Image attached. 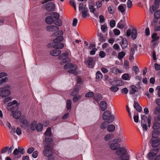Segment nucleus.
I'll return each mask as SVG.
<instances>
[{
    "mask_svg": "<svg viewBox=\"0 0 160 160\" xmlns=\"http://www.w3.org/2000/svg\"><path fill=\"white\" fill-rule=\"evenodd\" d=\"M155 69L157 71L160 70V65L155 63L154 64Z\"/></svg>",
    "mask_w": 160,
    "mask_h": 160,
    "instance_id": "nucleus-64",
    "label": "nucleus"
},
{
    "mask_svg": "<svg viewBox=\"0 0 160 160\" xmlns=\"http://www.w3.org/2000/svg\"><path fill=\"white\" fill-rule=\"evenodd\" d=\"M126 8L125 4H121L118 7V10L123 15L125 14V8Z\"/></svg>",
    "mask_w": 160,
    "mask_h": 160,
    "instance_id": "nucleus-17",
    "label": "nucleus"
},
{
    "mask_svg": "<svg viewBox=\"0 0 160 160\" xmlns=\"http://www.w3.org/2000/svg\"><path fill=\"white\" fill-rule=\"evenodd\" d=\"M3 89V90H1L0 93V95L1 97H4L9 95L11 93L10 91L8 89H5L4 88H1L0 89Z\"/></svg>",
    "mask_w": 160,
    "mask_h": 160,
    "instance_id": "nucleus-16",
    "label": "nucleus"
},
{
    "mask_svg": "<svg viewBox=\"0 0 160 160\" xmlns=\"http://www.w3.org/2000/svg\"><path fill=\"white\" fill-rule=\"evenodd\" d=\"M122 78L124 80H129L130 79V77L128 74L125 73L122 75Z\"/></svg>",
    "mask_w": 160,
    "mask_h": 160,
    "instance_id": "nucleus-41",
    "label": "nucleus"
},
{
    "mask_svg": "<svg viewBox=\"0 0 160 160\" xmlns=\"http://www.w3.org/2000/svg\"><path fill=\"white\" fill-rule=\"evenodd\" d=\"M132 5V2L130 0H128L127 2V7L128 8H131Z\"/></svg>",
    "mask_w": 160,
    "mask_h": 160,
    "instance_id": "nucleus-60",
    "label": "nucleus"
},
{
    "mask_svg": "<svg viewBox=\"0 0 160 160\" xmlns=\"http://www.w3.org/2000/svg\"><path fill=\"white\" fill-rule=\"evenodd\" d=\"M118 40L119 41V42L122 49H124L127 47L128 43L127 40L126 38H123L122 37L120 36Z\"/></svg>",
    "mask_w": 160,
    "mask_h": 160,
    "instance_id": "nucleus-10",
    "label": "nucleus"
},
{
    "mask_svg": "<svg viewBox=\"0 0 160 160\" xmlns=\"http://www.w3.org/2000/svg\"><path fill=\"white\" fill-rule=\"evenodd\" d=\"M114 138V135L112 134H107L105 136L104 139L106 141L111 139Z\"/></svg>",
    "mask_w": 160,
    "mask_h": 160,
    "instance_id": "nucleus-36",
    "label": "nucleus"
},
{
    "mask_svg": "<svg viewBox=\"0 0 160 160\" xmlns=\"http://www.w3.org/2000/svg\"><path fill=\"white\" fill-rule=\"evenodd\" d=\"M16 132L17 134L18 135H21L22 133V131L21 128L19 127L17 128L15 132Z\"/></svg>",
    "mask_w": 160,
    "mask_h": 160,
    "instance_id": "nucleus-62",
    "label": "nucleus"
},
{
    "mask_svg": "<svg viewBox=\"0 0 160 160\" xmlns=\"http://www.w3.org/2000/svg\"><path fill=\"white\" fill-rule=\"evenodd\" d=\"M157 33L156 32H154L152 35V42H157L159 39V37L157 36Z\"/></svg>",
    "mask_w": 160,
    "mask_h": 160,
    "instance_id": "nucleus-30",
    "label": "nucleus"
},
{
    "mask_svg": "<svg viewBox=\"0 0 160 160\" xmlns=\"http://www.w3.org/2000/svg\"><path fill=\"white\" fill-rule=\"evenodd\" d=\"M124 66L126 69H128L129 67V63L128 60H126L124 61Z\"/></svg>",
    "mask_w": 160,
    "mask_h": 160,
    "instance_id": "nucleus-57",
    "label": "nucleus"
},
{
    "mask_svg": "<svg viewBox=\"0 0 160 160\" xmlns=\"http://www.w3.org/2000/svg\"><path fill=\"white\" fill-rule=\"evenodd\" d=\"M109 12L111 14H113L114 11L113 10V8L112 6H110L108 8Z\"/></svg>",
    "mask_w": 160,
    "mask_h": 160,
    "instance_id": "nucleus-59",
    "label": "nucleus"
},
{
    "mask_svg": "<svg viewBox=\"0 0 160 160\" xmlns=\"http://www.w3.org/2000/svg\"><path fill=\"white\" fill-rule=\"evenodd\" d=\"M20 122L22 123L21 126L22 128L25 129L28 126L29 122L27 120L24 119H20Z\"/></svg>",
    "mask_w": 160,
    "mask_h": 160,
    "instance_id": "nucleus-22",
    "label": "nucleus"
},
{
    "mask_svg": "<svg viewBox=\"0 0 160 160\" xmlns=\"http://www.w3.org/2000/svg\"><path fill=\"white\" fill-rule=\"evenodd\" d=\"M99 106L102 111H105L107 108L108 105L106 102L102 101L99 103Z\"/></svg>",
    "mask_w": 160,
    "mask_h": 160,
    "instance_id": "nucleus-18",
    "label": "nucleus"
},
{
    "mask_svg": "<svg viewBox=\"0 0 160 160\" xmlns=\"http://www.w3.org/2000/svg\"><path fill=\"white\" fill-rule=\"evenodd\" d=\"M43 128V126L42 124L41 123H38L37 125H36V129L37 130L38 132H40L42 130Z\"/></svg>",
    "mask_w": 160,
    "mask_h": 160,
    "instance_id": "nucleus-40",
    "label": "nucleus"
},
{
    "mask_svg": "<svg viewBox=\"0 0 160 160\" xmlns=\"http://www.w3.org/2000/svg\"><path fill=\"white\" fill-rule=\"evenodd\" d=\"M79 92L78 89L76 87H75L74 89V90L71 93V95L72 96H75Z\"/></svg>",
    "mask_w": 160,
    "mask_h": 160,
    "instance_id": "nucleus-43",
    "label": "nucleus"
},
{
    "mask_svg": "<svg viewBox=\"0 0 160 160\" xmlns=\"http://www.w3.org/2000/svg\"><path fill=\"white\" fill-rule=\"evenodd\" d=\"M154 18H160V10H158L154 13Z\"/></svg>",
    "mask_w": 160,
    "mask_h": 160,
    "instance_id": "nucleus-49",
    "label": "nucleus"
},
{
    "mask_svg": "<svg viewBox=\"0 0 160 160\" xmlns=\"http://www.w3.org/2000/svg\"><path fill=\"white\" fill-rule=\"evenodd\" d=\"M159 7V6L158 5V4H156L154 3L152 6V11L155 12L156 10Z\"/></svg>",
    "mask_w": 160,
    "mask_h": 160,
    "instance_id": "nucleus-56",
    "label": "nucleus"
},
{
    "mask_svg": "<svg viewBox=\"0 0 160 160\" xmlns=\"http://www.w3.org/2000/svg\"><path fill=\"white\" fill-rule=\"evenodd\" d=\"M54 24L58 26H61L62 25V21L59 19H57L54 22Z\"/></svg>",
    "mask_w": 160,
    "mask_h": 160,
    "instance_id": "nucleus-42",
    "label": "nucleus"
},
{
    "mask_svg": "<svg viewBox=\"0 0 160 160\" xmlns=\"http://www.w3.org/2000/svg\"><path fill=\"white\" fill-rule=\"evenodd\" d=\"M127 26L125 18L123 17L120 22L117 24V27L119 29H123Z\"/></svg>",
    "mask_w": 160,
    "mask_h": 160,
    "instance_id": "nucleus-13",
    "label": "nucleus"
},
{
    "mask_svg": "<svg viewBox=\"0 0 160 160\" xmlns=\"http://www.w3.org/2000/svg\"><path fill=\"white\" fill-rule=\"evenodd\" d=\"M154 113L155 114L160 115V107H157L154 110Z\"/></svg>",
    "mask_w": 160,
    "mask_h": 160,
    "instance_id": "nucleus-47",
    "label": "nucleus"
},
{
    "mask_svg": "<svg viewBox=\"0 0 160 160\" xmlns=\"http://www.w3.org/2000/svg\"><path fill=\"white\" fill-rule=\"evenodd\" d=\"M141 124L143 130V131H147L148 129V127L147 125V121L148 123V127H150L151 117V115H148V118H147V116L145 115H143L141 116Z\"/></svg>",
    "mask_w": 160,
    "mask_h": 160,
    "instance_id": "nucleus-2",
    "label": "nucleus"
},
{
    "mask_svg": "<svg viewBox=\"0 0 160 160\" xmlns=\"http://www.w3.org/2000/svg\"><path fill=\"white\" fill-rule=\"evenodd\" d=\"M66 107L68 110H71V101L69 99H68L66 102Z\"/></svg>",
    "mask_w": 160,
    "mask_h": 160,
    "instance_id": "nucleus-39",
    "label": "nucleus"
},
{
    "mask_svg": "<svg viewBox=\"0 0 160 160\" xmlns=\"http://www.w3.org/2000/svg\"><path fill=\"white\" fill-rule=\"evenodd\" d=\"M45 22L48 24H51L54 22V20L52 17L48 16L45 18Z\"/></svg>",
    "mask_w": 160,
    "mask_h": 160,
    "instance_id": "nucleus-25",
    "label": "nucleus"
},
{
    "mask_svg": "<svg viewBox=\"0 0 160 160\" xmlns=\"http://www.w3.org/2000/svg\"><path fill=\"white\" fill-rule=\"evenodd\" d=\"M55 5L53 2H51L47 3L45 6V9L47 11L51 12L55 10Z\"/></svg>",
    "mask_w": 160,
    "mask_h": 160,
    "instance_id": "nucleus-11",
    "label": "nucleus"
},
{
    "mask_svg": "<svg viewBox=\"0 0 160 160\" xmlns=\"http://www.w3.org/2000/svg\"><path fill=\"white\" fill-rule=\"evenodd\" d=\"M70 4L72 5L74 8L75 10H76V4L74 0H70Z\"/></svg>",
    "mask_w": 160,
    "mask_h": 160,
    "instance_id": "nucleus-58",
    "label": "nucleus"
},
{
    "mask_svg": "<svg viewBox=\"0 0 160 160\" xmlns=\"http://www.w3.org/2000/svg\"><path fill=\"white\" fill-rule=\"evenodd\" d=\"M51 15L53 16V18H55L56 19H59V14L55 12H53L52 13Z\"/></svg>",
    "mask_w": 160,
    "mask_h": 160,
    "instance_id": "nucleus-54",
    "label": "nucleus"
},
{
    "mask_svg": "<svg viewBox=\"0 0 160 160\" xmlns=\"http://www.w3.org/2000/svg\"><path fill=\"white\" fill-rule=\"evenodd\" d=\"M81 98V95H75L73 98V101L74 102H76L79 100Z\"/></svg>",
    "mask_w": 160,
    "mask_h": 160,
    "instance_id": "nucleus-52",
    "label": "nucleus"
},
{
    "mask_svg": "<svg viewBox=\"0 0 160 160\" xmlns=\"http://www.w3.org/2000/svg\"><path fill=\"white\" fill-rule=\"evenodd\" d=\"M95 5H89V9L90 10V11L91 12L94 13L95 12L96 9L94 8Z\"/></svg>",
    "mask_w": 160,
    "mask_h": 160,
    "instance_id": "nucleus-44",
    "label": "nucleus"
},
{
    "mask_svg": "<svg viewBox=\"0 0 160 160\" xmlns=\"http://www.w3.org/2000/svg\"><path fill=\"white\" fill-rule=\"evenodd\" d=\"M85 63L88 66V67L90 68H92L95 63V61L93 58H88L87 61L85 62Z\"/></svg>",
    "mask_w": 160,
    "mask_h": 160,
    "instance_id": "nucleus-15",
    "label": "nucleus"
},
{
    "mask_svg": "<svg viewBox=\"0 0 160 160\" xmlns=\"http://www.w3.org/2000/svg\"><path fill=\"white\" fill-rule=\"evenodd\" d=\"M111 71L112 72L114 73H116L118 72H120L121 71H119L118 69L116 67H113L112 68H111Z\"/></svg>",
    "mask_w": 160,
    "mask_h": 160,
    "instance_id": "nucleus-53",
    "label": "nucleus"
},
{
    "mask_svg": "<svg viewBox=\"0 0 160 160\" xmlns=\"http://www.w3.org/2000/svg\"><path fill=\"white\" fill-rule=\"evenodd\" d=\"M137 88L134 85H132L131 86V88L129 90V93L130 94H134L136 91V89Z\"/></svg>",
    "mask_w": 160,
    "mask_h": 160,
    "instance_id": "nucleus-34",
    "label": "nucleus"
},
{
    "mask_svg": "<svg viewBox=\"0 0 160 160\" xmlns=\"http://www.w3.org/2000/svg\"><path fill=\"white\" fill-rule=\"evenodd\" d=\"M95 45L94 44H90L88 49H92V50H97V48H95Z\"/></svg>",
    "mask_w": 160,
    "mask_h": 160,
    "instance_id": "nucleus-61",
    "label": "nucleus"
},
{
    "mask_svg": "<svg viewBox=\"0 0 160 160\" xmlns=\"http://www.w3.org/2000/svg\"><path fill=\"white\" fill-rule=\"evenodd\" d=\"M6 76V73H0V86L3 83L5 82L8 80V78L7 77H6L4 78H2Z\"/></svg>",
    "mask_w": 160,
    "mask_h": 160,
    "instance_id": "nucleus-19",
    "label": "nucleus"
},
{
    "mask_svg": "<svg viewBox=\"0 0 160 160\" xmlns=\"http://www.w3.org/2000/svg\"><path fill=\"white\" fill-rule=\"evenodd\" d=\"M21 115V113L19 111L14 112L13 114V116L14 118L16 119H18L19 118Z\"/></svg>",
    "mask_w": 160,
    "mask_h": 160,
    "instance_id": "nucleus-31",
    "label": "nucleus"
},
{
    "mask_svg": "<svg viewBox=\"0 0 160 160\" xmlns=\"http://www.w3.org/2000/svg\"><path fill=\"white\" fill-rule=\"evenodd\" d=\"M110 148L112 150H116L120 148V144L117 143H112L110 145Z\"/></svg>",
    "mask_w": 160,
    "mask_h": 160,
    "instance_id": "nucleus-21",
    "label": "nucleus"
},
{
    "mask_svg": "<svg viewBox=\"0 0 160 160\" xmlns=\"http://www.w3.org/2000/svg\"><path fill=\"white\" fill-rule=\"evenodd\" d=\"M61 51H50V54L52 56H57L61 53Z\"/></svg>",
    "mask_w": 160,
    "mask_h": 160,
    "instance_id": "nucleus-27",
    "label": "nucleus"
},
{
    "mask_svg": "<svg viewBox=\"0 0 160 160\" xmlns=\"http://www.w3.org/2000/svg\"><path fill=\"white\" fill-rule=\"evenodd\" d=\"M113 83L115 86H120L123 85V82L122 80H119L113 81Z\"/></svg>",
    "mask_w": 160,
    "mask_h": 160,
    "instance_id": "nucleus-28",
    "label": "nucleus"
},
{
    "mask_svg": "<svg viewBox=\"0 0 160 160\" xmlns=\"http://www.w3.org/2000/svg\"><path fill=\"white\" fill-rule=\"evenodd\" d=\"M126 150L124 148H121L116 152V154L118 155H121V160H128V156L126 155Z\"/></svg>",
    "mask_w": 160,
    "mask_h": 160,
    "instance_id": "nucleus-5",
    "label": "nucleus"
},
{
    "mask_svg": "<svg viewBox=\"0 0 160 160\" xmlns=\"http://www.w3.org/2000/svg\"><path fill=\"white\" fill-rule=\"evenodd\" d=\"M64 68L65 70L70 69V70L68 71V72L69 73H71L76 75L77 72L76 70L78 69L76 65L71 63H69L65 64L64 66Z\"/></svg>",
    "mask_w": 160,
    "mask_h": 160,
    "instance_id": "nucleus-3",
    "label": "nucleus"
},
{
    "mask_svg": "<svg viewBox=\"0 0 160 160\" xmlns=\"http://www.w3.org/2000/svg\"><path fill=\"white\" fill-rule=\"evenodd\" d=\"M102 98V96L99 94H96L94 96V99L97 102H99L101 101Z\"/></svg>",
    "mask_w": 160,
    "mask_h": 160,
    "instance_id": "nucleus-24",
    "label": "nucleus"
},
{
    "mask_svg": "<svg viewBox=\"0 0 160 160\" xmlns=\"http://www.w3.org/2000/svg\"><path fill=\"white\" fill-rule=\"evenodd\" d=\"M68 53L66 52L64 53H62L58 56L59 59H62V61L60 62L61 64L62 65L71 61L70 58L68 57Z\"/></svg>",
    "mask_w": 160,
    "mask_h": 160,
    "instance_id": "nucleus-7",
    "label": "nucleus"
},
{
    "mask_svg": "<svg viewBox=\"0 0 160 160\" xmlns=\"http://www.w3.org/2000/svg\"><path fill=\"white\" fill-rule=\"evenodd\" d=\"M94 93L92 92H90L87 93L85 95V97H86L90 98L94 96Z\"/></svg>",
    "mask_w": 160,
    "mask_h": 160,
    "instance_id": "nucleus-45",
    "label": "nucleus"
},
{
    "mask_svg": "<svg viewBox=\"0 0 160 160\" xmlns=\"http://www.w3.org/2000/svg\"><path fill=\"white\" fill-rule=\"evenodd\" d=\"M44 149L43 151V152L44 155L48 158V160L53 159V152L52 147V143L44 142Z\"/></svg>",
    "mask_w": 160,
    "mask_h": 160,
    "instance_id": "nucleus-1",
    "label": "nucleus"
},
{
    "mask_svg": "<svg viewBox=\"0 0 160 160\" xmlns=\"http://www.w3.org/2000/svg\"><path fill=\"white\" fill-rule=\"evenodd\" d=\"M63 32L62 31H59L54 33L52 35L56 36L57 38L54 39L53 42L54 43H59L62 41L63 40V37L62 36Z\"/></svg>",
    "mask_w": 160,
    "mask_h": 160,
    "instance_id": "nucleus-6",
    "label": "nucleus"
},
{
    "mask_svg": "<svg viewBox=\"0 0 160 160\" xmlns=\"http://www.w3.org/2000/svg\"><path fill=\"white\" fill-rule=\"evenodd\" d=\"M116 86H112L110 88V90L112 92H117L119 89L118 88L116 87Z\"/></svg>",
    "mask_w": 160,
    "mask_h": 160,
    "instance_id": "nucleus-55",
    "label": "nucleus"
},
{
    "mask_svg": "<svg viewBox=\"0 0 160 160\" xmlns=\"http://www.w3.org/2000/svg\"><path fill=\"white\" fill-rule=\"evenodd\" d=\"M160 128V124L157 122H154L153 126V128L154 129H159Z\"/></svg>",
    "mask_w": 160,
    "mask_h": 160,
    "instance_id": "nucleus-48",
    "label": "nucleus"
},
{
    "mask_svg": "<svg viewBox=\"0 0 160 160\" xmlns=\"http://www.w3.org/2000/svg\"><path fill=\"white\" fill-rule=\"evenodd\" d=\"M51 130V129L50 128H48L47 129L45 134V140L44 141V143H52V139L51 138H49V137L51 136L52 134Z\"/></svg>",
    "mask_w": 160,
    "mask_h": 160,
    "instance_id": "nucleus-8",
    "label": "nucleus"
},
{
    "mask_svg": "<svg viewBox=\"0 0 160 160\" xmlns=\"http://www.w3.org/2000/svg\"><path fill=\"white\" fill-rule=\"evenodd\" d=\"M102 118L103 120H108V123L112 122L114 119V116L111 115L110 111L108 110H106L104 112Z\"/></svg>",
    "mask_w": 160,
    "mask_h": 160,
    "instance_id": "nucleus-4",
    "label": "nucleus"
},
{
    "mask_svg": "<svg viewBox=\"0 0 160 160\" xmlns=\"http://www.w3.org/2000/svg\"><path fill=\"white\" fill-rule=\"evenodd\" d=\"M150 142L153 148L157 147L160 144V140L158 138H152Z\"/></svg>",
    "mask_w": 160,
    "mask_h": 160,
    "instance_id": "nucleus-14",
    "label": "nucleus"
},
{
    "mask_svg": "<svg viewBox=\"0 0 160 160\" xmlns=\"http://www.w3.org/2000/svg\"><path fill=\"white\" fill-rule=\"evenodd\" d=\"M159 134V132L158 130H153L152 132V138H157Z\"/></svg>",
    "mask_w": 160,
    "mask_h": 160,
    "instance_id": "nucleus-32",
    "label": "nucleus"
},
{
    "mask_svg": "<svg viewBox=\"0 0 160 160\" xmlns=\"http://www.w3.org/2000/svg\"><path fill=\"white\" fill-rule=\"evenodd\" d=\"M158 152V148L152 149L147 155V158L149 159H151L153 157L155 156Z\"/></svg>",
    "mask_w": 160,
    "mask_h": 160,
    "instance_id": "nucleus-12",
    "label": "nucleus"
},
{
    "mask_svg": "<svg viewBox=\"0 0 160 160\" xmlns=\"http://www.w3.org/2000/svg\"><path fill=\"white\" fill-rule=\"evenodd\" d=\"M82 12V17L84 18H85L89 16V14L88 13V9L87 8L86 5H85L83 9L81 10Z\"/></svg>",
    "mask_w": 160,
    "mask_h": 160,
    "instance_id": "nucleus-20",
    "label": "nucleus"
},
{
    "mask_svg": "<svg viewBox=\"0 0 160 160\" xmlns=\"http://www.w3.org/2000/svg\"><path fill=\"white\" fill-rule=\"evenodd\" d=\"M116 22L114 20H112L110 21V26L112 28H113L115 26Z\"/></svg>",
    "mask_w": 160,
    "mask_h": 160,
    "instance_id": "nucleus-63",
    "label": "nucleus"
},
{
    "mask_svg": "<svg viewBox=\"0 0 160 160\" xmlns=\"http://www.w3.org/2000/svg\"><path fill=\"white\" fill-rule=\"evenodd\" d=\"M125 55V52H121L118 53V58L119 60H121Z\"/></svg>",
    "mask_w": 160,
    "mask_h": 160,
    "instance_id": "nucleus-50",
    "label": "nucleus"
},
{
    "mask_svg": "<svg viewBox=\"0 0 160 160\" xmlns=\"http://www.w3.org/2000/svg\"><path fill=\"white\" fill-rule=\"evenodd\" d=\"M115 129V126L113 124H110L107 127V130L109 132H113L114 131Z\"/></svg>",
    "mask_w": 160,
    "mask_h": 160,
    "instance_id": "nucleus-29",
    "label": "nucleus"
},
{
    "mask_svg": "<svg viewBox=\"0 0 160 160\" xmlns=\"http://www.w3.org/2000/svg\"><path fill=\"white\" fill-rule=\"evenodd\" d=\"M102 78V75L100 71H98L96 73V79L99 81Z\"/></svg>",
    "mask_w": 160,
    "mask_h": 160,
    "instance_id": "nucleus-37",
    "label": "nucleus"
},
{
    "mask_svg": "<svg viewBox=\"0 0 160 160\" xmlns=\"http://www.w3.org/2000/svg\"><path fill=\"white\" fill-rule=\"evenodd\" d=\"M132 46L133 47L131 48V50H134L135 49H136V50H137L138 49L140 50L142 48V45L141 44L137 45L136 44H133Z\"/></svg>",
    "mask_w": 160,
    "mask_h": 160,
    "instance_id": "nucleus-33",
    "label": "nucleus"
},
{
    "mask_svg": "<svg viewBox=\"0 0 160 160\" xmlns=\"http://www.w3.org/2000/svg\"><path fill=\"white\" fill-rule=\"evenodd\" d=\"M131 35V38L133 40L136 39L137 36V31L136 29L133 28L131 31L130 29H128L126 32V35L127 37H129Z\"/></svg>",
    "mask_w": 160,
    "mask_h": 160,
    "instance_id": "nucleus-9",
    "label": "nucleus"
},
{
    "mask_svg": "<svg viewBox=\"0 0 160 160\" xmlns=\"http://www.w3.org/2000/svg\"><path fill=\"white\" fill-rule=\"evenodd\" d=\"M64 46V44L62 42H59L54 43V48L56 49H62Z\"/></svg>",
    "mask_w": 160,
    "mask_h": 160,
    "instance_id": "nucleus-23",
    "label": "nucleus"
},
{
    "mask_svg": "<svg viewBox=\"0 0 160 160\" xmlns=\"http://www.w3.org/2000/svg\"><path fill=\"white\" fill-rule=\"evenodd\" d=\"M108 123H109L108 121H104L101 125L100 128L102 129H104L108 125Z\"/></svg>",
    "mask_w": 160,
    "mask_h": 160,
    "instance_id": "nucleus-51",
    "label": "nucleus"
},
{
    "mask_svg": "<svg viewBox=\"0 0 160 160\" xmlns=\"http://www.w3.org/2000/svg\"><path fill=\"white\" fill-rule=\"evenodd\" d=\"M36 125L37 122L36 121H33V122H32L31 124V129L32 131L35 130L36 129Z\"/></svg>",
    "mask_w": 160,
    "mask_h": 160,
    "instance_id": "nucleus-38",
    "label": "nucleus"
},
{
    "mask_svg": "<svg viewBox=\"0 0 160 160\" xmlns=\"http://www.w3.org/2000/svg\"><path fill=\"white\" fill-rule=\"evenodd\" d=\"M18 108V106L17 104L13 106L11 108L10 110L12 112H14L17 110Z\"/></svg>",
    "mask_w": 160,
    "mask_h": 160,
    "instance_id": "nucleus-46",
    "label": "nucleus"
},
{
    "mask_svg": "<svg viewBox=\"0 0 160 160\" xmlns=\"http://www.w3.org/2000/svg\"><path fill=\"white\" fill-rule=\"evenodd\" d=\"M135 53V51H131L129 56V60L131 62H132L134 59L133 54Z\"/></svg>",
    "mask_w": 160,
    "mask_h": 160,
    "instance_id": "nucleus-35",
    "label": "nucleus"
},
{
    "mask_svg": "<svg viewBox=\"0 0 160 160\" xmlns=\"http://www.w3.org/2000/svg\"><path fill=\"white\" fill-rule=\"evenodd\" d=\"M134 107L138 112H140L142 110V108L138 102L136 101L134 102Z\"/></svg>",
    "mask_w": 160,
    "mask_h": 160,
    "instance_id": "nucleus-26",
    "label": "nucleus"
}]
</instances>
